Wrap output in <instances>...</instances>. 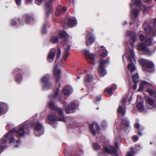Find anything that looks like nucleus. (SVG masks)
<instances>
[{"label":"nucleus","instance_id":"obj_53","mask_svg":"<svg viewBox=\"0 0 156 156\" xmlns=\"http://www.w3.org/2000/svg\"><path fill=\"white\" fill-rule=\"evenodd\" d=\"M144 85L143 84H141V83L140 85L139 88L138 89V90L139 91H142L144 88Z\"/></svg>","mask_w":156,"mask_h":156},{"label":"nucleus","instance_id":"obj_15","mask_svg":"<svg viewBox=\"0 0 156 156\" xmlns=\"http://www.w3.org/2000/svg\"><path fill=\"white\" fill-rule=\"evenodd\" d=\"M144 30L146 33L153 37L156 36V29H153L151 26L148 25L144 28Z\"/></svg>","mask_w":156,"mask_h":156},{"label":"nucleus","instance_id":"obj_27","mask_svg":"<svg viewBox=\"0 0 156 156\" xmlns=\"http://www.w3.org/2000/svg\"><path fill=\"white\" fill-rule=\"evenodd\" d=\"M113 89V86L105 88L104 90L105 94L106 95L108 94L110 96H111L112 94V90Z\"/></svg>","mask_w":156,"mask_h":156},{"label":"nucleus","instance_id":"obj_46","mask_svg":"<svg viewBox=\"0 0 156 156\" xmlns=\"http://www.w3.org/2000/svg\"><path fill=\"white\" fill-rule=\"evenodd\" d=\"M63 92L65 95H68L70 94V91L67 89H63Z\"/></svg>","mask_w":156,"mask_h":156},{"label":"nucleus","instance_id":"obj_13","mask_svg":"<svg viewBox=\"0 0 156 156\" xmlns=\"http://www.w3.org/2000/svg\"><path fill=\"white\" fill-rule=\"evenodd\" d=\"M86 44L87 46H89L94 42L95 38L92 34L91 32L87 31L86 34Z\"/></svg>","mask_w":156,"mask_h":156},{"label":"nucleus","instance_id":"obj_54","mask_svg":"<svg viewBox=\"0 0 156 156\" xmlns=\"http://www.w3.org/2000/svg\"><path fill=\"white\" fill-rule=\"evenodd\" d=\"M16 4L19 6L21 5L22 0H15Z\"/></svg>","mask_w":156,"mask_h":156},{"label":"nucleus","instance_id":"obj_29","mask_svg":"<svg viewBox=\"0 0 156 156\" xmlns=\"http://www.w3.org/2000/svg\"><path fill=\"white\" fill-rule=\"evenodd\" d=\"M58 117H57L56 115L54 114H51L48 116V119L51 121H54L55 120L58 121Z\"/></svg>","mask_w":156,"mask_h":156},{"label":"nucleus","instance_id":"obj_64","mask_svg":"<svg viewBox=\"0 0 156 156\" xmlns=\"http://www.w3.org/2000/svg\"><path fill=\"white\" fill-rule=\"evenodd\" d=\"M127 24V23L126 21H125L123 23V25L124 26V25H126Z\"/></svg>","mask_w":156,"mask_h":156},{"label":"nucleus","instance_id":"obj_19","mask_svg":"<svg viewBox=\"0 0 156 156\" xmlns=\"http://www.w3.org/2000/svg\"><path fill=\"white\" fill-rule=\"evenodd\" d=\"M93 79V76L91 74L89 73L86 74L84 79L85 85L88 87L89 83L91 82Z\"/></svg>","mask_w":156,"mask_h":156},{"label":"nucleus","instance_id":"obj_55","mask_svg":"<svg viewBox=\"0 0 156 156\" xmlns=\"http://www.w3.org/2000/svg\"><path fill=\"white\" fill-rule=\"evenodd\" d=\"M138 137L137 136L134 135L133 137V138L134 139L135 141L136 142L138 140Z\"/></svg>","mask_w":156,"mask_h":156},{"label":"nucleus","instance_id":"obj_59","mask_svg":"<svg viewBox=\"0 0 156 156\" xmlns=\"http://www.w3.org/2000/svg\"><path fill=\"white\" fill-rule=\"evenodd\" d=\"M134 83V84L133 85V89L134 90H135L137 88V83Z\"/></svg>","mask_w":156,"mask_h":156},{"label":"nucleus","instance_id":"obj_40","mask_svg":"<svg viewBox=\"0 0 156 156\" xmlns=\"http://www.w3.org/2000/svg\"><path fill=\"white\" fill-rule=\"evenodd\" d=\"M137 108L140 110L144 111V107L141 102H138L137 105Z\"/></svg>","mask_w":156,"mask_h":156},{"label":"nucleus","instance_id":"obj_30","mask_svg":"<svg viewBox=\"0 0 156 156\" xmlns=\"http://www.w3.org/2000/svg\"><path fill=\"white\" fill-rule=\"evenodd\" d=\"M127 68L131 72H133L136 69V67L134 66V64L133 62L128 64Z\"/></svg>","mask_w":156,"mask_h":156},{"label":"nucleus","instance_id":"obj_9","mask_svg":"<svg viewBox=\"0 0 156 156\" xmlns=\"http://www.w3.org/2000/svg\"><path fill=\"white\" fill-rule=\"evenodd\" d=\"M137 49L139 51H142L144 53V55L150 56L152 54L151 51L142 43H140L137 46Z\"/></svg>","mask_w":156,"mask_h":156},{"label":"nucleus","instance_id":"obj_21","mask_svg":"<svg viewBox=\"0 0 156 156\" xmlns=\"http://www.w3.org/2000/svg\"><path fill=\"white\" fill-rule=\"evenodd\" d=\"M146 107L148 109H151L153 107L154 105V101L153 99L151 98H148L146 102Z\"/></svg>","mask_w":156,"mask_h":156},{"label":"nucleus","instance_id":"obj_26","mask_svg":"<svg viewBox=\"0 0 156 156\" xmlns=\"http://www.w3.org/2000/svg\"><path fill=\"white\" fill-rule=\"evenodd\" d=\"M71 46L69 45H68L66 49L64 51V59L65 60L68 58L69 53V51L70 49Z\"/></svg>","mask_w":156,"mask_h":156},{"label":"nucleus","instance_id":"obj_22","mask_svg":"<svg viewBox=\"0 0 156 156\" xmlns=\"http://www.w3.org/2000/svg\"><path fill=\"white\" fill-rule=\"evenodd\" d=\"M68 21L67 24L70 27H73L75 26L76 23V19L69 17L68 18Z\"/></svg>","mask_w":156,"mask_h":156},{"label":"nucleus","instance_id":"obj_63","mask_svg":"<svg viewBox=\"0 0 156 156\" xmlns=\"http://www.w3.org/2000/svg\"><path fill=\"white\" fill-rule=\"evenodd\" d=\"M126 156H133V154L131 153V152H129V154L126 155Z\"/></svg>","mask_w":156,"mask_h":156},{"label":"nucleus","instance_id":"obj_23","mask_svg":"<svg viewBox=\"0 0 156 156\" xmlns=\"http://www.w3.org/2000/svg\"><path fill=\"white\" fill-rule=\"evenodd\" d=\"M13 133L12 132L9 133V131L8 133H6L4 135L5 137L6 138H9V143L10 144L13 143L15 140V138L12 135V133Z\"/></svg>","mask_w":156,"mask_h":156},{"label":"nucleus","instance_id":"obj_10","mask_svg":"<svg viewBox=\"0 0 156 156\" xmlns=\"http://www.w3.org/2000/svg\"><path fill=\"white\" fill-rule=\"evenodd\" d=\"M58 35L60 38H65V39L62 41V43L64 45H66L68 42L67 38L69 37L67 33L64 30H59Z\"/></svg>","mask_w":156,"mask_h":156},{"label":"nucleus","instance_id":"obj_39","mask_svg":"<svg viewBox=\"0 0 156 156\" xmlns=\"http://www.w3.org/2000/svg\"><path fill=\"white\" fill-rule=\"evenodd\" d=\"M61 54V51L59 47L58 48V51L56 53V57L55 61L56 62L60 58Z\"/></svg>","mask_w":156,"mask_h":156},{"label":"nucleus","instance_id":"obj_4","mask_svg":"<svg viewBox=\"0 0 156 156\" xmlns=\"http://www.w3.org/2000/svg\"><path fill=\"white\" fill-rule=\"evenodd\" d=\"M34 130V133L36 136H39L43 134L44 129L42 124L39 122H35L33 124Z\"/></svg>","mask_w":156,"mask_h":156},{"label":"nucleus","instance_id":"obj_43","mask_svg":"<svg viewBox=\"0 0 156 156\" xmlns=\"http://www.w3.org/2000/svg\"><path fill=\"white\" fill-rule=\"evenodd\" d=\"M139 12V11L137 9H134L133 11V14L135 18H137Z\"/></svg>","mask_w":156,"mask_h":156},{"label":"nucleus","instance_id":"obj_14","mask_svg":"<svg viewBox=\"0 0 156 156\" xmlns=\"http://www.w3.org/2000/svg\"><path fill=\"white\" fill-rule=\"evenodd\" d=\"M33 20L34 19L32 15L28 14H24L21 19L22 25H23L24 23H29L32 20Z\"/></svg>","mask_w":156,"mask_h":156},{"label":"nucleus","instance_id":"obj_2","mask_svg":"<svg viewBox=\"0 0 156 156\" xmlns=\"http://www.w3.org/2000/svg\"><path fill=\"white\" fill-rule=\"evenodd\" d=\"M98 62L99 63V66L98 69V73L100 77H103L106 73V72L105 69V64L109 63L108 60L100 59Z\"/></svg>","mask_w":156,"mask_h":156},{"label":"nucleus","instance_id":"obj_7","mask_svg":"<svg viewBox=\"0 0 156 156\" xmlns=\"http://www.w3.org/2000/svg\"><path fill=\"white\" fill-rule=\"evenodd\" d=\"M23 73L22 70L19 68L15 69L12 73L15 76V81L18 84H20L22 81L23 78Z\"/></svg>","mask_w":156,"mask_h":156},{"label":"nucleus","instance_id":"obj_11","mask_svg":"<svg viewBox=\"0 0 156 156\" xmlns=\"http://www.w3.org/2000/svg\"><path fill=\"white\" fill-rule=\"evenodd\" d=\"M84 54L87 62L91 64H94V56L93 54L90 53L88 51L84 50Z\"/></svg>","mask_w":156,"mask_h":156},{"label":"nucleus","instance_id":"obj_24","mask_svg":"<svg viewBox=\"0 0 156 156\" xmlns=\"http://www.w3.org/2000/svg\"><path fill=\"white\" fill-rule=\"evenodd\" d=\"M7 108L6 105L4 103H0V115L5 113Z\"/></svg>","mask_w":156,"mask_h":156},{"label":"nucleus","instance_id":"obj_57","mask_svg":"<svg viewBox=\"0 0 156 156\" xmlns=\"http://www.w3.org/2000/svg\"><path fill=\"white\" fill-rule=\"evenodd\" d=\"M33 0H25V3L27 4L28 3H31L32 2Z\"/></svg>","mask_w":156,"mask_h":156},{"label":"nucleus","instance_id":"obj_34","mask_svg":"<svg viewBox=\"0 0 156 156\" xmlns=\"http://www.w3.org/2000/svg\"><path fill=\"white\" fill-rule=\"evenodd\" d=\"M118 112L119 114H122V116H124L125 115V110L123 108L122 106L121 105H119V107L118 109Z\"/></svg>","mask_w":156,"mask_h":156},{"label":"nucleus","instance_id":"obj_32","mask_svg":"<svg viewBox=\"0 0 156 156\" xmlns=\"http://www.w3.org/2000/svg\"><path fill=\"white\" fill-rule=\"evenodd\" d=\"M139 75L137 73H136L132 77V81L133 83H137L139 81Z\"/></svg>","mask_w":156,"mask_h":156},{"label":"nucleus","instance_id":"obj_1","mask_svg":"<svg viewBox=\"0 0 156 156\" xmlns=\"http://www.w3.org/2000/svg\"><path fill=\"white\" fill-rule=\"evenodd\" d=\"M57 66H55L54 67L53 69V73L54 77L56 80V84H58V87H56V91L55 92L54 95H52L51 96H49L50 98H51L52 99H55L57 98L59 93V88L61 87V85L59 83V81L61 79V71L60 70L57 69Z\"/></svg>","mask_w":156,"mask_h":156},{"label":"nucleus","instance_id":"obj_16","mask_svg":"<svg viewBox=\"0 0 156 156\" xmlns=\"http://www.w3.org/2000/svg\"><path fill=\"white\" fill-rule=\"evenodd\" d=\"M56 111L58 113V115L59 117H58V120L59 121H66L65 118L63 115L62 112V110L60 108L56 107L54 110Z\"/></svg>","mask_w":156,"mask_h":156},{"label":"nucleus","instance_id":"obj_38","mask_svg":"<svg viewBox=\"0 0 156 156\" xmlns=\"http://www.w3.org/2000/svg\"><path fill=\"white\" fill-rule=\"evenodd\" d=\"M108 51L105 49H103L101 51L100 55L101 57H106L108 55Z\"/></svg>","mask_w":156,"mask_h":156},{"label":"nucleus","instance_id":"obj_28","mask_svg":"<svg viewBox=\"0 0 156 156\" xmlns=\"http://www.w3.org/2000/svg\"><path fill=\"white\" fill-rule=\"evenodd\" d=\"M146 91L148 92L151 96L154 97H156V92L152 89L147 88L146 90Z\"/></svg>","mask_w":156,"mask_h":156},{"label":"nucleus","instance_id":"obj_42","mask_svg":"<svg viewBox=\"0 0 156 156\" xmlns=\"http://www.w3.org/2000/svg\"><path fill=\"white\" fill-rule=\"evenodd\" d=\"M41 33L42 34H45L47 33L46 25L44 24L41 30Z\"/></svg>","mask_w":156,"mask_h":156},{"label":"nucleus","instance_id":"obj_58","mask_svg":"<svg viewBox=\"0 0 156 156\" xmlns=\"http://www.w3.org/2000/svg\"><path fill=\"white\" fill-rule=\"evenodd\" d=\"M137 133L140 136H141L142 135V132L140 131V130H137Z\"/></svg>","mask_w":156,"mask_h":156},{"label":"nucleus","instance_id":"obj_61","mask_svg":"<svg viewBox=\"0 0 156 156\" xmlns=\"http://www.w3.org/2000/svg\"><path fill=\"white\" fill-rule=\"evenodd\" d=\"M99 156H107V154L105 153H102Z\"/></svg>","mask_w":156,"mask_h":156},{"label":"nucleus","instance_id":"obj_8","mask_svg":"<svg viewBox=\"0 0 156 156\" xmlns=\"http://www.w3.org/2000/svg\"><path fill=\"white\" fill-rule=\"evenodd\" d=\"M25 126L23 124L21 125L17 129L16 128H14L10 130L9 132L15 133L19 136H23L25 133Z\"/></svg>","mask_w":156,"mask_h":156},{"label":"nucleus","instance_id":"obj_6","mask_svg":"<svg viewBox=\"0 0 156 156\" xmlns=\"http://www.w3.org/2000/svg\"><path fill=\"white\" fill-rule=\"evenodd\" d=\"M50 75L48 74L45 75L41 79V82L43 83L42 86L44 88L48 89H51L52 87V83L49 81Z\"/></svg>","mask_w":156,"mask_h":156},{"label":"nucleus","instance_id":"obj_18","mask_svg":"<svg viewBox=\"0 0 156 156\" xmlns=\"http://www.w3.org/2000/svg\"><path fill=\"white\" fill-rule=\"evenodd\" d=\"M56 53L55 48L51 49L48 55L47 60L48 62H51L54 60Z\"/></svg>","mask_w":156,"mask_h":156},{"label":"nucleus","instance_id":"obj_62","mask_svg":"<svg viewBox=\"0 0 156 156\" xmlns=\"http://www.w3.org/2000/svg\"><path fill=\"white\" fill-rule=\"evenodd\" d=\"M21 140H20V139H18L16 141V142L17 144H19V143H21Z\"/></svg>","mask_w":156,"mask_h":156},{"label":"nucleus","instance_id":"obj_20","mask_svg":"<svg viewBox=\"0 0 156 156\" xmlns=\"http://www.w3.org/2000/svg\"><path fill=\"white\" fill-rule=\"evenodd\" d=\"M66 10V9L65 7H61V5H58L57 7L55 14L56 16H58L61 13H64L65 12Z\"/></svg>","mask_w":156,"mask_h":156},{"label":"nucleus","instance_id":"obj_5","mask_svg":"<svg viewBox=\"0 0 156 156\" xmlns=\"http://www.w3.org/2000/svg\"><path fill=\"white\" fill-rule=\"evenodd\" d=\"M125 33L127 36H129V41L130 44L132 48H134L135 43L136 41V34L134 31L129 30L126 31Z\"/></svg>","mask_w":156,"mask_h":156},{"label":"nucleus","instance_id":"obj_60","mask_svg":"<svg viewBox=\"0 0 156 156\" xmlns=\"http://www.w3.org/2000/svg\"><path fill=\"white\" fill-rule=\"evenodd\" d=\"M115 148L116 149H117L118 150V143L117 142L115 143Z\"/></svg>","mask_w":156,"mask_h":156},{"label":"nucleus","instance_id":"obj_36","mask_svg":"<svg viewBox=\"0 0 156 156\" xmlns=\"http://www.w3.org/2000/svg\"><path fill=\"white\" fill-rule=\"evenodd\" d=\"M17 22L19 23L20 24H22L21 20L19 19L16 21L14 19H12L11 20V24L13 26H15L17 24Z\"/></svg>","mask_w":156,"mask_h":156},{"label":"nucleus","instance_id":"obj_45","mask_svg":"<svg viewBox=\"0 0 156 156\" xmlns=\"http://www.w3.org/2000/svg\"><path fill=\"white\" fill-rule=\"evenodd\" d=\"M93 147L94 150H97L100 149V146L98 144L94 143L93 145Z\"/></svg>","mask_w":156,"mask_h":156},{"label":"nucleus","instance_id":"obj_50","mask_svg":"<svg viewBox=\"0 0 156 156\" xmlns=\"http://www.w3.org/2000/svg\"><path fill=\"white\" fill-rule=\"evenodd\" d=\"M129 55L132 56H134V52L133 50L131 49H129Z\"/></svg>","mask_w":156,"mask_h":156},{"label":"nucleus","instance_id":"obj_17","mask_svg":"<svg viewBox=\"0 0 156 156\" xmlns=\"http://www.w3.org/2000/svg\"><path fill=\"white\" fill-rule=\"evenodd\" d=\"M76 105L73 103H71L69 105L66 106L65 108V110L66 113H72L76 108Z\"/></svg>","mask_w":156,"mask_h":156},{"label":"nucleus","instance_id":"obj_44","mask_svg":"<svg viewBox=\"0 0 156 156\" xmlns=\"http://www.w3.org/2000/svg\"><path fill=\"white\" fill-rule=\"evenodd\" d=\"M132 2H135L134 4L138 6H140L142 4L141 1L140 0H131Z\"/></svg>","mask_w":156,"mask_h":156},{"label":"nucleus","instance_id":"obj_49","mask_svg":"<svg viewBox=\"0 0 156 156\" xmlns=\"http://www.w3.org/2000/svg\"><path fill=\"white\" fill-rule=\"evenodd\" d=\"M145 36L142 34H140V39L141 41H144L145 39Z\"/></svg>","mask_w":156,"mask_h":156},{"label":"nucleus","instance_id":"obj_41","mask_svg":"<svg viewBox=\"0 0 156 156\" xmlns=\"http://www.w3.org/2000/svg\"><path fill=\"white\" fill-rule=\"evenodd\" d=\"M48 105L49 107L53 110H54L56 107L55 106V103L52 101L50 102L48 104Z\"/></svg>","mask_w":156,"mask_h":156},{"label":"nucleus","instance_id":"obj_48","mask_svg":"<svg viewBox=\"0 0 156 156\" xmlns=\"http://www.w3.org/2000/svg\"><path fill=\"white\" fill-rule=\"evenodd\" d=\"M141 84H143V85H148L150 87H153L152 85L150 83L145 80L141 82Z\"/></svg>","mask_w":156,"mask_h":156},{"label":"nucleus","instance_id":"obj_47","mask_svg":"<svg viewBox=\"0 0 156 156\" xmlns=\"http://www.w3.org/2000/svg\"><path fill=\"white\" fill-rule=\"evenodd\" d=\"M101 96L99 95L96 96V98L94 100V103H96L97 102L100 101L101 99Z\"/></svg>","mask_w":156,"mask_h":156},{"label":"nucleus","instance_id":"obj_37","mask_svg":"<svg viewBox=\"0 0 156 156\" xmlns=\"http://www.w3.org/2000/svg\"><path fill=\"white\" fill-rule=\"evenodd\" d=\"M122 124L126 127H129V121L126 118H123L122 121Z\"/></svg>","mask_w":156,"mask_h":156},{"label":"nucleus","instance_id":"obj_3","mask_svg":"<svg viewBox=\"0 0 156 156\" xmlns=\"http://www.w3.org/2000/svg\"><path fill=\"white\" fill-rule=\"evenodd\" d=\"M139 62L142 66L143 70L144 71L149 72V69L154 67V65L152 62H149L145 59H141Z\"/></svg>","mask_w":156,"mask_h":156},{"label":"nucleus","instance_id":"obj_51","mask_svg":"<svg viewBox=\"0 0 156 156\" xmlns=\"http://www.w3.org/2000/svg\"><path fill=\"white\" fill-rule=\"evenodd\" d=\"M96 126L97 127L96 129L97 131V132L98 133H100L101 132V129L100 126L98 125L97 124H96Z\"/></svg>","mask_w":156,"mask_h":156},{"label":"nucleus","instance_id":"obj_33","mask_svg":"<svg viewBox=\"0 0 156 156\" xmlns=\"http://www.w3.org/2000/svg\"><path fill=\"white\" fill-rule=\"evenodd\" d=\"M94 123L92 122V123L89 126V128L90 129V132L92 133L94 135H95L96 134V132L95 130L94 129Z\"/></svg>","mask_w":156,"mask_h":156},{"label":"nucleus","instance_id":"obj_12","mask_svg":"<svg viewBox=\"0 0 156 156\" xmlns=\"http://www.w3.org/2000/svg\"><path fill=\"white\" fill-rule=\"evenodd\" d=\"M103 148L105 151L108 153L110 154L115 156H118V150L114 147L111 146L109 147V148H108V147L104 146Z\"/></svg>","mask_w":156,"mask_h":156},{"label":"nucleus","instance_id":"obj_52","mask_svg":"<svg viewBox=\"0 0 156 156\" xmlns=\"http://www.w3.org/2000/svg\"><path fill=\"white\" fill-rule=\"evenodd\" d=\"M134 127L136 129H139L140 128V126L139 124L136 123L134 124Z\"/></svg>","mask_w":156,"mask_h":156},{"label":"nucleus","instance_id":"obj_25","mask_svg":"<svg viewBox=\"0 0 156 156\" xmlns=\"http://www.w3.org/2000/svg\"><path fill=\"white\" fill-rule=\"evenodd\" d=\"M7 140L5 138H3L0 140V150L1 152L3 151L4 148H5L6 146L5 144L7 141Z\"/></svg>","mask_w":156,"mask_h":156},{"label":"nucleus","instance_id":"obj_31","mask_svg":"<svg viewBox=\"0 0 156 156\" xmlns=\"http://www.w3.org/2000/svg\"><path fill=\"white\" fill-rule=\"evenodd\" d=\"M59 39L57 36H52L51 37L50 41L53 44H56L58 42Z\"/></svg>","mask_w":156,"mask_h":156},{"label":"nucleus","instance_id":"obj_35","mask_svg":"<svg viewBox=\"0 0 156 156\" xmlns=\"http://www.w3.org/2000/svg\"><path fill=\"white\" fill-rule=\"evenodd\" d=\"M153 39L151 38H147L145 41V44L147 46L151 45Z\"/></svg>","mask_w":156,"mask_h":156},{"label":"nucleus","instance_id":"obj_56","mask_svg":"<svg viewBox=\"0 0 156 156\" xmlns=\"http://www.w3.org/2000/svg\"><path fill=\"white\" fill-rule=\"evenodd\" d=\"M134 56H132L129 55L128 57V60L131 62L132 61V58Z\"/></svg>","mask_w":156,"mask_h":156}]
</instances>
